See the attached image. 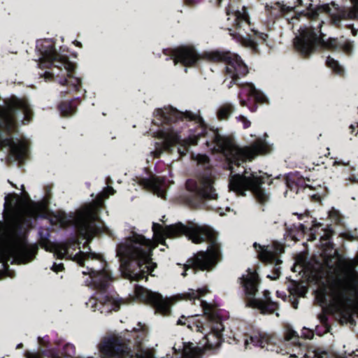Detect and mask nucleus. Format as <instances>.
Segmentation results:
<instances>
[{
  "label": "nucleus",
  "instance_id": "nucleus-1",
  "mask_svg": "<svg viewBox=\"0 0 358 358\" xmlns=\"http://www.w3.org/2000/svg\"><path fill=\"white\" fill-rule=\"evenodd\" d=\"M152 123L159 127L157 131L151 129L154 136L160 142L156 143L155 150L151 152L159 157L165 151L178 155V159L185 156L190 145H196L200 135L206 138V144L216 152H222L231 171L229 188L243 196L251 191L257 200L264 203L269 199V193L262 185L266 174L253 172L244 168L243 172L236 173L234 166L251 161L259 155H266L273 150V145L266 139L258 138L250 146L240 147L234 141L222 135L217 129L208 127L199 113L179 111L171 106L155 110Z\"/></svg>",
  "mask_w": 358,
  "mask_h": 358
},
{
  "label": "nucleus",
  "instance_id": "nucleus-2",
  "mask_svg": "<svg viewBox=\"0 0 358 358\" xmlns=\"http://www.w3.org/2000/svg\"><path fill=\"white\" fill-rule=\"evenodd\" d=\"M155 241L134 233L117 247V256L120 258V271L122 275L131 280H139L152 273L157 264L152 260V251L158 243L165 245L166 238H176L185 234L194 243L208 242L206 252L201 251L189 259L184 265L183 277L192 269L212 270L221 260L222 249L216 231L207 225L190 222L187 225L181 222L163 227L158 223L152 224Z\"/></svg>",
  "mask_w": 358,
  "mask_h": 358
},
{
  "label": "nucleus",
  "instance_id": "nucleus-3",
  "mask_svg": "<svg viewBox=\"0 0 358 358\" xmlns=\"http://www.w3.org/2000/svg\"><path fill=\"white\" fill-rule=\"evenodd\" d=\"M4 207L13 213V220L0 232V263L2 266L0 278H13L8 262L25 264L35 256L36 249L28 244L24 229L31 226L32 219L45 217L48 215V201L44 199L27 203L17 194H7Z\"/></svg>",
  "mask_w": 358,
  "mask_h": 358
},
{
  "label": "nucleus",
  "instance_id": "nucleus-4",
  "mask_svg": "<svg viewBox=\"0 0 358 358\" xmlns=\"http://www.w3.org/2000/svg\"><path fill=\"white\" fill-rule=\"evenodd\" d=\"M209 292L207 287H203L198 289H189L185 295L189 300H197L199 306L203 313L200 318L196 319L198 315L188 317V321L184 315H182L177 321L178 325H187L190 329L195 330L204 335L203 339L205 343L203 346H199L193 343H185L180 341L175 343L173 350L178 356H182L183 358H201L203 355V348L213 349L220 346L222 342V331L224 327L221 319L217 312L213 309L210 304L201 299L202 296Z\"/></svg>",
  "mask_w": 358,
  "mask_h": 358
},
{
  "label": "nucleus",
  "instance_id": "nucleus-5",
  "mask_svg": "<svg viewBox=\"0 0 358 358\" xmlns=\"http://www.w3.org/2000/svg\"><path fill=\"white\" fill-rule=\"evenodd\" d=\"M32 108L25 99L13 96L0 106V149L10 158L22 162L29 152V142L24 138H15L17 125L29 123L33 118Z\"/></svg>",
  "mask_w": 358,
  "mask_h": 358
},
{
  "label": "nucleus",
  "instance_id": "nucleus-6",
  "mask_svg": "<svg viewBox=\"0 0 358 358\" xmlns=\"http://www.w3.org/2000/svg\"><path fill=\"white\" fill-rule=\"evenodd\" d=\"M80 244V242L72 240L64 244L47 243L43 247L59 259H69L80 265L83 274L87 276L84 280L87 286L105 290L113 279L108 263L100 254L82 251Z\"/></svg>",
  "mask_w": 358,
  "mask_h": 358
},
{
  "label": "nucleus",
  "instance_id": "nucleus-7",
  "mask_svg": "<svg viewBox=\"0 0 358 358\" xmlns=\"http://www.w3.org/2000/svg\"><path fill=\"white\" fill-rule=\"evenodd\" d=\"M115 193V190L108 186L92 202L85 204L74 213L69 214L58 210L53 213L50 221L60 227L74 226L80 236L85 240V243H88L95 235L107 231L106 226L99 219V212L103 207V199Z\"/></svg>",
  "mask_w": 358,
  "mask_h": 358
},
{
  "label": "nucleus",
  "instance_id": "nucleus-8",
  "mask_svg": "<svg viewBox=\"0 0 358 358\" xmlns=\"http://www.w3.org/2000/svg\"><path fill=\"white\" fill-rule=\"evenodd\" d=\"M36 48L40 52L38 65L41 69H51V71H45L40 74L45 81L55 78L62 85L70 87L65 91L69 93L72 90H77L81 81L75 77L76 65L69 60V58L58 52L52 41L43 39L37 41Z\"/></svg>",
  "mask_w": 358,
  "mask_h": 358
},
{
  "label": "nucleus",
  "instance_id": "nucleus-9",
  "mask_svg": "<svg viewBox=\"0 0 358 358\" xmlns=\"http://www.w3.org/2000/svg\"><path fill=\"white\" fill-rule=\"evenodd\" d=\"M171 57L176 65L180 63L184 66H194L201 59L225 62L226 72L231 78L228 85L229 88L234 84L239 85L240 76H244L248 73V66L241 58L237 54L229 51H210L200 55L194 48L181 47L175 49Z\"/></svg>",
  "mask_w": 358,
  "mask_h": 358
},
{
  "label": "nucleus",
  "instance_id": "nucleus-10",
  "mask_svg": "<svg viewBox=\"0 0 358 358\" xmlns=\"http://www.w3.org/2000/svg\"><path fill=\"white\" fill-rule=\"evenodd\" d=\"M294 45L296 50L304 57L310 56L319 47L348 54L353 50L352 43L343 38L338 40L330 38L325 41L321 31H317L313 26L304 27L299 30V34L294 39Z\"/></svg>",
  "mask_w": 358,
  "mask_h": 358
},
{
  "label": "nucleus",
  "instance_id": "nucleus-11",
  "mask_svg": "<svg viewBox=\"0 0 358 358\" xmlns=\"http://www.w3.org/2000/svg\"><path fill=\"white\" fill-rule=\"evenodd\" d=\"M227 15L228 20L232 22L231 27L228 29L230 35L242 45L256 51L257 48L256 38L259 37L265 41L267 36L255 29L250 22L248 8L238 1H232L227 8Z\"/></svg>",
  "mask_w": 358,
  "mask_h": 358
},
{
  "label": "nucleus",
  "instance_id": "nucleus-12",
  "mask_svg": "<svg viewBox=\"0 0 358 358\" xmlns=\"http://www.w3.org/2000/svg\"><path fill=\"white\" fill-rule=\"evenodd\" d=\"M330 288L334 300L341 308L352 303L358 293V273L353 261L339 262Z\"/></svg>",
  "mask_w": 358,
  "mask_h": 358
},
{
  "label": "nucleus",
  "instance_id": "nucleus-13",
  "mask_svg": "<svg viewBox=\"0 0 358 358\" xmlns=\"http://www.w3.org/2000/svg\"><path fill=\"white\" fill-rule=\"evenodd\" d=\"M351 3L352 5L347 9L339 8L335 1H331V4L321 6L310 3L309 6L302 11L297 10L295 6L285 5L283 1H276L275 5L282 12L287 13L293 12L295 14V16L289 20L291 23H294L299 16L315 18L324 13L329 14L333 17L334 22H337L342 19H358V1H351Z\"/></svg>",
  "mask_w": 358,
  "mask_h": 358
},
{
  "label": "nucleus",
  "instance_id": "nucleus-14",
  "mask_svg": "<svg viewBox=\"0 0 358 358\" xmlns=\"http://www.w3.org/2000/svg\"><path fill=\"white\" fill-rule=\"evenodd\" d=\"M241 280L248 299V306L260 310L262 314L275 313L278 317L279 316L277 312L278 305L271 300L269 291L265 290L264 292V298H256L259 280L257 273L255 271L248 268L246 274L243 275Z\"/></svg>",
  "mask_w": 358,
  "mask_h": 358
},
{
  "label": "nucleus",
  "instance_id": "nucleus-15",
  "mask_svg": "<svg viewBox=\"0 0 358 358\" xmlns=\"http://www.w3.org/2000/svg\"><path fill=\"white\" fill-rule=\"evenodd\" d=\"M214 183L215 176L212 172L203 174L199 180H188L186 187L191 195L187 199V203L191 206H194L197 203L199 199H217L218 194L214 187Z\"/></svg>",
  "mask_w": 358,
  "mask_h": 358
},
{
  "label": "nucleus",
  "instance_id": "nucleus-16",
  "mask_svg": "<svg viewBox=\"0 0 358 358\" xmlns=\"http://www.w3.org/2000/svg\"><path fill=\"white\" fill-rule=\"evenodd\" d=\"M253 246L256 250L259 258L264 262L274 265V272L273 275H268V278L272 280H276L280 275V264L282 261L278 257L284 252L283 245L277 241L273 242L271 245H262L257 243H254Z\"/></svg>",
  "mask_w": 358,
  "mask_h": 358
},
{
  "label": "nucleus",
  "instance_id": "nucleus-17",
  "mask_svg": "<svg viewBox=\"0 0 358 358\" xmlns=\"http://www.w3.org/2000/svg\"><path fill=\"white\" fill-rule=\"evenodd\" d=\"M136 298L155 307V313L162 315H168L171 313V299L164 298L160 294L153 292L143 287L135 288Z\"/></svg>",
  "mask_w": 358,
  "mask_h": 358
},
{
  "label": "nucleus",
  "instance_id": "nucleus-18",
  "mask_svg": "<svg viewBox=\"0 0 358 358\" xmlns=\"http://www.w3.org/2000/svg\"><path fill=\"white\" fill-rule=\"evenodd\" d=\"M127 304V301L118 296H108L100 294L98 298L92 297L86 302V306L92 311H100L101 313H108L113 310L117 311L123 305Z\"/></svg>",
  "mask_w": 358,
  "mask_h": 358
},
{
  "label": "nucleus",
  "instance_id": "nucleus-19",
  "mask_svg": "<svg viewBox=\"0 0 358 358\" xmlns=\"http://www.w3.org/2000/svg\"><path fill=\"white\" fill-rule=\"evenodd\" d=\"M137 182L144 189L152 192L158 197L166 199L167 185L161 177L152 176L148 178H141Z\"/></svg>",
  "mask_w": 358,
  "mask_h": 358
},
{
  "label": "nucleus",
  "instance_id": "nucleus-20",
  "mask_svg": "<svg viewBox=\"0 0 358 358\" xmlns=\"http://www.w3.org/2000/svg\"><path fill=\"white\" fill-rule=\"evenodd\" d=\"M320 227H322L320 223L317 222L316 220L313 221V225L308 229L310 231V238H308V241H313L316 240L318 235H320V238L323 240H328L330 238L333 234L331 229L328 227L327 228L322 229V234H317V230ZM298 229L301 231V234H305L308 231V228L302 224L299 225Z\"/></svg>",
  "mask_w": 358,
  "mask_h": 358
},
{
  "label": "nucleus",
  "instance_id": "nucleus-21",
  "mask_svg": "<svg viewBox=\"0 0 358 358\" xmlns=\"http://www.w3.org/2000/svg\"><path fill=\"white\" fill-rule=\"evenodd\" d=\"M242 90L245 92L249 96H253L255 101L259 103L266 104L269 103L268 97L252 83L242 84Z\"/></svg>",
  "mask_w": 358,
  "mask_h": 358
},
{
  "label": "nucleus",
  "instance_id": "nucleus-22",
  "mask_svg": "<svg viewBox=\"0 0 358 358\" xmlns=\"http://www.w3.org/2000/svg\"><path fill=\"white\" fill-rule=\"evenodd\" d=\"M59 110L63 116L68 117L73 115L76 112V108L73 105L72 101H64L59 106Z\"/></svg>",
  "mask_w": 358,
  "mask_h": 358
},
{
  "label": "nucleus",
  "instance_id": "nucleus-23",
  "mask_svg": "<svg viewBox=\"0 0 358 358\" xmlns=\"http://www.w3.org/2000/svg\"><path fill=\"white\" fill-rule=\"evenodd\" d=\"M234 107L230 103H226L222 106L217 110L218 118L221 120L228 119L234 111Z\"/></svg>",
  "mask_w": 358,
  "mask_h": 358
},
{
  "label": "nucleus",
  "instance_id": "nucleus-24",
  "mask_svg": "<svg viewBox=\"0 0 358 358\" xmlns=\"http://www.w3.org/2000/svg\"><path fill=\"white\" fill-rule=\"evenodd\" d=\"M327 65L329 68H330L338 75H342L344 73L343 67L338 63V61L335 60L331 57H327Z\"/></svg>",
  "mask_w": 358,
  "mask_h": 358
},
{
  "label": "nucleus",
  "instance_id": "nucleus-25",
  "mask_svg": "<svg viewBox=\"0 0 358 358\" xmlns=\"http://www.w3.org/2000/svg\"><path fill=\"white\" fill-rule=\"evenodd\" d=\"M275 343V338L267 334H260L259 347L269 350V345Z\"/></svg>",
  "mask_w": 358,
  "mask_h": 358
},
{
  "label": "nucleus",
  "instance_id": "nucleus-26",
  "mask_svg": "<svg viewBox=\"0 0 358 358\" xmlns=\"http://www.w3.org/2000/svg\"><path fill=\"white\" fill-rule=\"evenodd\" d=\"M192 159L200 165L203 166L204 169H208L210 167V161L209 158L206 155L201 154H192Z\"/></svg>",
  "mask_w": 358,
  "mask_h": 358
},
{
  "label": "nucleus",
  "instance_id": "nucleus-27",
  "mask_svg": "<svg viewBox=\"0 0 358 358\" xmlns=\"http://www.w3.org/2000/svg\"><path fill=\"white\" fill-rule=\"evenodd\" d=\"M259 339H260V334L259 335H253L250 336L249 338H245L244 345L245 348H250V344H252L253 345H259Z\"/></svg>",
  "mask_w": 358,
  "mask_h": 358
},
{
  "label": "nucleus",
  "instance_id": "nucleus-28",
  "mask_svg": "<svg viewBox=\"0 0 358 358\" xmlns=\"http://www.w3.org/2000/svg\"><path fill=\"white\" fill-rule=\"evenodd\" d=\"M285 340L287 341H293V343H296V341L298 340L296 331L293 330L288 331L285 334Z\"/></svg>",
  "mask_w": 358,
  "mask_h": 358
},
{
  "label": "nucleus",
  "instance_id": "nucleus-29",
  "mask_svg": "<svg viewBox=\"0 0 358 358\" xmlns=\"http://www.w3.org/2000/svg\"><path fill=\"white\" fill-rule=\"evenodd\" d=\"M237 119L242 122L243 128L246 129L250 126V122L245 116L240 115Z\"/></svg>",
  "mask_w": 358,
  "mask_h": 358
},
{
  "label": "nucleus",
  "instance_id": "nucleus-30",
  "mask_svg": "<svg viewBox=\"0 0 358 358\" xmlns=\"http://www.w3.org/2000/svg\"><path fill=\"white\" fill-rule=\"evenodd\" d=\"M64 269V264L62 263H54L51 266V270L55 273L62 271Z\"/></svg>",
  "mask_w": 358,
  "mask_h": 358
},
{
  "label": "nucleus",
  "instance_id": "nucleus-31",
  "mask_svg": "<svg viewBox=\"0 0 358 358\" xmlns=\"http://www.w3.org/2000/svg\"><path fill=\"white\" fill-rule=\"evenodd\" d=\"M310 355L308 356L310 358H324V356L327 355L324 352H318V351H313L310 353Z\"/></svg>",
  "mask_w": 358,
  "mask_h": 358
},
{
  "label": "nucleus",
  "instance_id": "nucleus-32",
  "mask_svg": "<svg viewBox=\"0 0 358 358\" xmlns=\"http://www.w3.org/2000/svg\"><path fill=\"white\" fill-rule=\"evenodd\" d=\"M24 358H40V357L36 352L27 351L24 354Z\"/></svg>",
  "mask_w": 358,
  "mask_h": 358
},
{
  "label": "nucleus",
  "instance_id": "nucleus-33",
  "mask_svg": "<svg viewBox=\"0 0 358 358\" xmlns=\"http://www.w3.org/2000/svg\"><path fill=\"white\" fill-rule=\"evenodd\" d=\"M350 179L352 180L353 182H358V173L357 174L353 173L352 175V178H350Z\"/></svg>",
  "mask_w": 358,
  "mask_h": 358
},
{
  "label": "nucleus",
  "instance_id": "nucleus-34",
  "mask_svg": "<svg viewBox=\"0 0 358 358\" xmlns=\"http://www.w3.org/2000/svg\"><path fill=\"white\" fill-rule=\"evenodd\" d=\"M73 43H74L76 46H78V47H81V46H82L81 43H80V42H79V41H75L73 42Z\"/></svg>",
  "mask_w": 358,
  "mask_h": 358
},
{
  "label": "nucleus",
  "instance_id": "nucleus-35",
  "mask_svg": "<svg viewBox=\"0 0 358 358\" xmlns=\"http://www.w3.org/2000/svg\"><path fill=\"white\" fill-rule=\"evenodd\" d=\"M336 164H338V165H340V164H344V165H346V164L342 163L341 162L335 161V162H334V166H335V165H336Z\"/></svg>",
  "mask_w": 358,
  "mask_h": 358
},
{
  "label": "nucleus",
  "instance_id": "nucleus-36",
  "mask_svg": "<svg viewBox=\"0 0 358 358\" xmlns=\"http://www.w3.org/2000/svg\"><path fill=\"white\" fill-rule=\"evenodd\" d=\"M241 104L243 106H245L246 105V102L244 100H241Z\"/></svg>",
  "mask_w": 358,
  "mask_h": 358
},
{
  "label": "nucleus",
  "instance_id": "nucleus-37",
  "mask_svg": "<svg viewBox=\"0 0 358 358\" xmlns=\"http://www.w3.org/2000/svg\"><path fill=\"white\" fill-rule=\"evenodd\" d=\"M350 129L352 130V131H354V129H355V125H353V124H351V125L350 126Z\"/></svg>",
  "mask_w": 358,
  "mask_h": 358
},
{
  "label": "nucleus",
  "instance_id": "nucleus-38",
  "mask_svg": "<svg viewBox=\"0 0 358 358\" xmlns=\"http://www.w3.org/2000/svg\"><path fill=\"white\" fill-rule=\"evenodd\" d=\"M312 336H313V334L311 332H309V335L308 336H306V337L307 338H312Z\"/></svg>",
  "mask_w": 358,
  "mask_h": 358
},
{
  "label": "nucleus",
  "instance_id": "nucleus-39",
  "mask_svg": "<svg viewBox=\"0 0 358 358\" xmlns=\"http://www.w3.org/2000/svg\"><path fill=\"white\" fill-rule=\"evenodd\" d=\"M22 346H23V345H22V343H20V344H18V345H17V349L22 348Z\"/></svg>",
  "mask_w": 358,
  "mask_h": 358
},
{
  "label": "nucleus",
  "instance_id": "nucleus-40",
  "mask_svg": "<svg viewBox=\"0 0 358 358\" xmlns=\"http://www.w3.org/2000/svg\"><path fill=\"white\" fill-rule=\"evenodd\" d=\"M301 343H296V347L301 348Z\"/></svg>",
  "mask_w": 358,
  "mask_h": 358
},
{
  "label": "nucleus",
  "instance_id": "nucleus-41",
  "mask_svg": "<svg viewBox=\"0 0 358 358\" xmlns=\"http://www.w3.org/2000/svg\"><path fill=\"white\" fill-rule=\"evenodd\" d=\"M161 221H162V222H166V220H165V216H163V217H162V219L161 220Z\"/></svg>",
  "mask_w": 358,
  "mask_h": 358
},
{
  "label": "nucleus",
  "instance_id": "nucleus-42",
  "mask_svg": "<svg viewBox=\"0 0 358 358\" xmlns=\"http://www.w3.org/2000/svg\"><path fill=\"white\" fill-rule=\"evenodd\" d=\"M322 23H323V22H322H322H319V24H318V27H319V28H320V27H321V26H322Z\"/></svg>",
  "mask_w": 358,
  "mask_h": 358
},
{
  "label": "nucleus",
  "instance_id": "nucleus-43",
  "mask_svg": "<svg viewBox=\"0 0 358 358\" xmlns=\"http://www.w3.org/2000/svg\"><path fill=\"white\" fill-rule=\"evenodd\" d=\"M352 33H353V35H356L357 34V31H352Z\"/></svg>",
  "mask_w": 358,
  "mask_h": 358
},
{
  "label": "nucleus",
  "instance_id": "nucleus-44",
  "mask_svg": "<svg viewBox=\"0 0 358 358\" xmlns=\"http://www.w3.org/2000/svg\"><path fill=\"white\" fill-rule=\"evenodd\" d=\"M21 187H22V190L24 191V185H22Z\"/></svg>",
  "mask_w": 358,
  "mask_h": 358
},
{
  "label": "nucleus",
  "instance_id": "nucleus-45",
  "mask_svg": "<svg viewBox=\"0 0 358 358\" xmlns=\"http://www.w3.org/2000/svg\"><path fill=\"white\" fill-rule=\"evenodd\" d=\"M357 127H358V124L357 125Z\"/></svg>",
  "mask_w": 358,
  "mask_h": 358
}]
</instances>
